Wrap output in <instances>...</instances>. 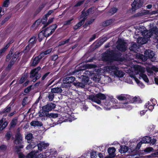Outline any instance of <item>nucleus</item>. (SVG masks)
<instances>
[{
  "label": "nucleus",
  "mask_w": 158,
  "mask_h": 158,
  "mask_svg": "<svg viewBox=\"0 0 158 158\" xmlns=\"http://www.w3.org/2000/svg\"><path fill=\"white\" fill-rule=\"evenodd\" d=\"M152 104H151V102L148 101L144 105V108H147L149 110L152 111L154 108V106L155 105V104H153V103H152Z\"/></svg>",
  "instance_id": "obj_22"
},
{
  "label": "nucleus",
  "mask_w": 158,
  "mask_h": 158,
  "mask_svg": "<svg viewBox=\"0 0 158 158\" xmlns=\"http://www.w3.org/2000/svg\"><path fill=\"white\" fill-rule=\"evenodd\" d=\"M115 148L114 147H109V158H114L116 156Z\"/></svg>",
  "instance_id": "obj_20"
},
{
  "label": "nucleus",
  "mask_w": 158,
  "mask_h": 158,
  "mask_svg": "<svg viewBox=\"0 0 158 158\" xmlns=\"http://www.w3.org/2000/svg\"><path fill=\"white\" fill-rule=\"evenodd\" d=\"M139 76L142 77L143 80L146 82L148 83L149 82V79L147 76L144 74L140 73Z\"/></svg>",
  "instance_id": "obj_31"
},
{
  "label": "nucleus",
  "mask_w": 158,
  "mask_h": 158,
  "mask_svg": "<svg viewBox=\"0 0 158 158\" xmlns=\"http://www.w3.org/2000/svg\"><path fill=\"white\" fill-rule=\"evenodd\" d=\"M35 39V37H33L29 40L28 42L29 44L28 45L26 46V50L28 51L32 47L36 42Z\"/></svg>",
  "instance_id": "obj_16"
},
{
  "label": "nucleus",
  "mask_w": 158,
  "mask_h": 158,
  "mask_svg": "<svg viewBox=\"0 0 158 158\" xmlns=\"http://www.w3.org/2000/svg\"><path fill=\"white\" fill-rule=\"evenodd\" d=\"M42 56H41L40 55L37 56L35 57L33 60L31 64V65L32 66H36L40 60Z\"/></svg>",
  "instance_id": "obj_21"
},
{
  "label": "nucleus",
  "mask_w": 158,
  "mask_h": 158,
  "mask_svg": "<svg viewBox=\"0 0 158 158\" xmlns=\"http://www.w3.org/2000/svg\"><path fill=\"white\" fill-rule=\"evenodd\" d=\"M94 8H91L89 9L85 12L84 11H82L81 15V18H83V19H81V21L74 26V29L76 30L77 29L80 27L81 26V25L84 23L85 20L86 19V17L88 15L94 11Z\"/></svg>",
  "instance_id": "obj_4"
},
{
  "label": "nucleus",
  "mask_w": 158,
  "mask_h": 158,
  "mask_svg": "<svg viewBox=\"0 0 158 158\" xmlns=\"http://www.w3.org/2000/svg\"><path fill=\"white\" fill-rule=\"evenodd\" d=\"M31 86H29L27 87V89L24 90V92L27 93L29 92L31 90Z\"/></svg>",
  "instance_id": "obj_61"
},
{
  "label": "nucleus",
  "mask_w": 158,
  "mask_h": 158,
  "mask_svg": "<svg viewBox=\"0 0 158 158\" xmlns=\"http://www.w3.org/2000/svg\"><path fill=\"white\" fill-rule=\"evenodd\" d=\"M6 146L5 145H1L0 147V150H4L6 149Z\"/></svg>",
  "instance_id": "obj_64"
},
{
  "label": "nucleus",
  "mask_w": 158,
  "mask_h": 158,
  "mask_svg": "<svg viewBox=\"0 0 158 158\" xmlns=\"http://www.w3.org/2000/svg\"><path fill=\"white\" fill-rule=\"evenodd\" d=\"M30 125L31 126L34 127L41 126L42 125V123L37 121H32L30 123Z\"/></svg>",
  "instance_id": "obj_28"
},
{
  "label": "nucleus",
  "mask_w": 158,
  "mask_h": 158,
  "mask_svg": "<svg viewBox=\"0 0 158 158\" xmlns=\"http://www.w3.org/2000/svg\"><path fill=\"white\" fill-rule=\"evenodd\" d=\"M143 1L142 0H134L131 4V9L133 11H135L137 9L143 6Z\"/></svg>",
  "instance_id": "obj_10"
},
{
  "label": "nucleus",
  "mask_w": 158,
  "mask_h": 158,
  "mask_svg": "<svg viewBox=\"0 0 158 158\" xmlns=\"http://www.w3.org/2000/svg\"><path fill=\"white\" fill-rule=\"evenodd\" d=\"M88 98L91 101L100 104L101 103V100L105 99L106 96L103 94L99 93L95 95H91L89 96Z\"/></svg>",
  "instance_id": "obj_5"
},
{
  "label": "nucleus",
  "mask_w": 158,
  "mask_h": 158,
  "mask_svg": "<svg viewBox=\"0 0 158 158\" xmlns=\"http://www.w3.org/2000/svg\"><path fill=\"white\" fill-rule=\"evenodd\" d=\"M102 59L104 61H108L109 60L108 49H107L106 51L102 54Z\"/></svg>",
  "instance_id": "obj_23"
},
{
  "label": "nucleus",
  "mask_w": 158,
  "mask_h": 158,
  "mask_svg": "<svg viewBox=\"0 0 158 158\" xmlns=\"http://www.w3.org/2000/svg\"><path fill=\"white\" fill-rule=\"evenodd\" d=\"M52 51V48L49 49L41 53L40 56H42V58L44 56V55H47L49 54V53L51 52Z\"/></svg>",
  "instance_id": "obj_35"
},
{
  "label": "nucleus",
  "mask_w": 158,
  "mask_h": 158,
  "mask_svg": "<svg viewBox=\"0 0 158 158\" xmlns=\"http://www.w3.org/2000/svg\"><path fill=\"white\" fill-rule=\"evenodd\" d=\"M57 27V25L55 24L51 25L46 29L43 30L45 37H48L51 35Z\"/></svg>",
  "instance_id": "obj_12"
},
{
  "label": "nucleus",
  "mask_w": 158,
  "mask_h": 158,
  "mask_svg": "<svg viewBox=\"0 0 158 158\" xmlns=\"http://www.w3.org/2000/svg\"><path fill=\"white\" fill-rule=\"evenodd\" d=\"M75 80V78L73 77H67L63 79V83L62 84V87H68L69 84L73 82Z\"/></svg>",
  "instance_id": "obj_13"
},
{
  "label": "nucleus",
  "mask_w": 158,
  "mask_h": 158,
  "mask_svg": "<svg viewBox=\"0 0 158 158\" xmlns=\"http://www.w3.org/2000/svg\"><path fill=\"white\" fill-rule=\"evenodd\" d=\"M96 34L92 36V37L91 38H90V39L89 41H91L92 40H94V39H95V38H96Z\"/></svg>",
  "instance_id": "obj_63"
},
{
  "label": "nucleus",
  "mask_w": 158,
  "mask_h": 158,
  "mask_svg": "<svg viewBox=\"0 0 158 158\" xmlns=\"http://www.w3.org/2000/svg\"><path fill=\"white\" fill-rule=\"evenodd\" d=\"M110 100V101L113 103H116L117 102V99L115 98H111V97H109V100Z\"/></svg>",
  "instance_id": "obj_55"
},
{
  "label": "nucleus",
  "mask_w": 158,
  "mask_h": 158,
  "mask_svg": "<svg viewBox=\"0 0 158 158\" xmlns=\"http://www.w3.org/2000/svg\"><path fill=\"white\" fill-rule=\"evenodd\" d=\"M13 42V40H11L10 43L6 44L4 48L0 50V56L2 53H3L6 51V50L9 47L10 44L11 43H12Z\"/></svg>",
  "instance_id": "obj_30"
},
{
  "label": "nucleus",
  "mask_w": 158,
  "mask_h": 158,
  "mask_svg": "<svg viewBox=\"0 0 158 158\" xmlns=\"http://www.w3.org/2000/svg\"><path fill=\"white\" fill-rule=\"evenodd\" d=\"M153 150V149L152 147H148L145 148L144 151V152L148 153L152 151Z\"/></svg>",
  "instance_id": "obj_45"
},
{
  "label": "nucleus",
  "mask_w": 158,
  "mask_h": 158,
  "mask_svg": "<svg viewBox=\"0 0 158 158\" xmlns=\"http://www.w3.org/2000/svg\"><path fill=\"white\" fill-rule=\"evenodd\" d=\"M117 11V9L116 8H111L109 10V15H112L115 13Z\"/></svg>",
  "instance_id": "obj_37"
},
{
  "label": "nucleus",
  "mask_w": 158,
  "mask_h": 158,
  "mask_svg": "<svg viewBox=\"0 0 158 158\" xmlns=\"http://www.w3.org/2000/svg\"><path fill=\"white\" fill-rule=\"evenodd\" d=\"M151 32L153 34H154L157 35L158 34V30L156 27H152L150 28V30Z\"/></svg>",
  "instance_id": "obj_32"
},
{
  "label": "nucleus",
  "mask_w": 158,
  "mask_h": 158,
  "mask_svg": "<svg viewBox=\"0 0 158 158\" xmlns=\"http://www.w3.org/2000/svg\"><path fill=\"white\" fill-rule=\"evenodd\" d=\"M157 155H158V152H156L147 156V157L148 158L156 157L157 156Z\"/></svg>",
  "instance_id": "obj_41"
},
{
  "label": "nucleus",
  "mask_w": 158,
  "mask_h": 158,
  "mask_svg": "<svg viewBox=\"0 0 158 158\" xmlns=\"http://www.w3.org/2000/svg\"><path fill=\"white\" fill-rule=\"evenodd\" d=\"M142 143H143L141 142V140L137 144L136 147H135V148L139 149L140 148L141 145Z\"/></svg>",
  "instance_id": "obj_56"
},
{
  "label": "nucleus",
  "mask_w": 158,
  "mask_h": 158,
  "mask_svg": "<svg viewBox=\"0 0 158 158\" xmlns=\"http://www.w3.org/2000/svg\"><path fill=\"white\" fill-rule=\"evenodd\" d=\"M109 25V21L108 20H106L102 24V25L103 26H106Z\"/></svg>",
  "instance_id": "obj_60"
},
{
  "label": "nucleus",
  "mask_w": 158,
  "mask_h": 158,
  "mask_svg": "<svg viewBox=\"0 0 158 158\" xmlns=\"http://www.w3.org/2000/svg\"><path fill=\"white\" fill-rule=\"evenodd\" d=\"M97 157L96 152L95 151H92L91 152V158H96Z\"/></svg>",
  "instance_id": "obj_49"
},
{
  "label": "nucleus",
  "mask_w": 158,
  "mask_h": 158,
  "mask_svg": "<svg viewBox=\"0 0 158 158\" xmlns=\"http://www.w3.org/2000/svg\"><path fill=\"white\" fill-rule=\"evenodd\" d=\"M142 102V101L141 100L140 98L139 97H135L131 98V101L130 102H129V103L135 102L137 103H140Z\"/></svg>",
  "instance_id": "obj_26"
},
{
  "label": "nucleus",
  "mask_w": 158,
  "mask_h": 158,
  "mask_svg": "<svg viewBox=\"0 0 158 158\" xmlns=\"http://www.w3.org/2000/svg\"><path fill=\"white\" fill-rule=\"evenodd\" d=\"M36 146V144L35 143H32L29 144L28 145L26 148L27 150H29L31 148H33Z\"/></svg>",
  "instance_id": "obj_36"
},
{
  "label": "nucleus",
  "mask_w": 158,
  "mask_h": 158,
  "mask_svg": "<svg viewBox=\"0 0 158 158\" xmlns=\"http://www.w3.org/2000/svg\"><path fill=\"white\" fill-rule=\"evenodd\" d=\"M50 154L55 155L57 153V151L55 148H53L50 149Z\"/></svg>",
  "instance_id": "obj_50"
},
{
  "label": "nucleus",
  "mask_w": 158,
  "mask_h": 158,
  "mask_svg": "<svg viewBox=\"0 0 158 158\" xmlns=\"http://www.w3.org/2000/svg\"><path fill=\"white\" fill-rule=\"evenodd\" d=\"M146 32H147L146 35L145 34L144 35L148 38H150L153 35L150 30H149V31H147Z\"/></svg>",
  "instance_id": "obj_42"
},
{
  "label": "nucleus",
  "mask_w": 158,
  "mask_h": 158,
  "mask_svg": "<svg viewBox=\"0 0 158 158\" xmlns=\"http://www.w3.org/2000/svg\"><path fill=\"white\" fill-rule=\"evenodd\" d=\"M27 99V97H25L24 98L22 102V104L23 106L25 105L26 103L27 102L26 101Z\"/></svg>",
  "instance_id": "obj_59"
},
{
  "label": "nucleus",
  "mask_w": 158,
  "mask_h": 158,
  "mask_svg": "<svg viewBox=\"0 0 158 158\" xmlns=\"http://www.w3.org/2000/svg\"><path fill=\"white\" fill-rule=\"evenodd\" d=\"M73 20V19H71L69 20H68L67 21L65 22L64 23V25H69L71 21Z\"/></svg>",
  "instance_id": "obj_62"
},
{
  "label": "nucleus",
  "mask_w": 158,
  "mask_h": 158,
  "mask_svg": "<svg viewBox=\"0 0 158 158\" xmlns=\"http://www.w3.org/2000/svg\"><path fill=\"white\" fill-rule=\"evenodd\" d=\"M49 116L51 118H56L58 117V115L57 114L51 113L49 114Z\"/></svg>",
  "instance_id": "obj_48"
},
{
  "label": "nucleus",
  "mask_w": 158,
  "mask_h": 158,
  "mask_svg": "<svg viewBox=\"0 0 158 158\" xmlns=\"http://www.w3.org/2000/svg\"><path fill=\"white\" fill-rule=\"evenodd\" d=\"M116 98L119 101H125L124 102H121L120 106H122V108H125L126 105L130 102L131 97L130 96L124 94H121L116 96Z\"/></svg>",
  "instance_id": "obj_3"
},
{
  "label": "nucleus",
  "mask_w": 158,
  "mask_h": 158,
  "mask_svg": "<svg viewBox=\"0 0 158 158\" xmlns=\"http://www.w3.org/2000/svg\"><path fill=\"white\" fill-rule=\"evenodd\" d=\"M137 70L139 72H140V73L144 74L143 73L145 72V70L141 66H138L137 68Z\"/></svg>",
  "instance_id": "obj_40"
},
{
  "label": "nucleus",
  "mask_w": 158,
  "mask_h": 158,
  "mask_svg": "<svg viewBox=\"0 0 158 158\" xmlns=\"http://www.w3.org/2000/svg\"><path fill=\"white\" fill-rule=\"evenodd\" d=\"M151 138L149 136H145L141 140V142L143 143H149L151 141Z\"/></svg>",
  "instance_id": "obj_24"
},
{
  "label": "nucleus",
  "mask_w": 158,
  "mask_h": 158,
  "mask_svg": "<svg viewBox=\"0 0 158 158\" xmlns=\"http://www.w3.org/2000/svg\"><path fill=\"white\" fill-rule=\"evenodd\" d=\"M54 97V95L53 94H50L48 96L49 99L50 101H52L53 100Z\"/></svg>",
  "instance_id": "obj_54"
},
{
  "label": "nucleus",
  "mask_w": 158,
  "mask_h": 158,
  "mask_svg": "<svg viewBox=\"0 0 158 158\" xmlns=\"http://www.w3.org/2000/svg\"><path fill=\"white\" fill-rule=\"evenodd\" d=\"M148 110H143L142 111H141L140 112V114L141 116L144 115L146 112Z\"/></svg>",
  "instance_id": "obj_57"
},
{
  "label": "nucleus",
  "mask_w": 158,
  "mask_h": 158,
  "mask_svg": "<svg viewBox=\"0 0 158 158\" xmlns=\"http://www.w3.org/2000/svg\"><path fill=\"white\" fill-rule=\"evenodd\" d=\"M17 57V56L16 54L15 56L14 57V58H12L13 59V61H12V60L11 61L10 63L8 65L9 66H11V65L13 64L14 63V61H15L16 60Z\"/></svg>",
  "instance_id": "obj_53"
},
{
  "label": "nucleus",
  "mask_w": 158,
  "mask_h": 158,
  "mask_svg": "<svg viewBox=\"0 0 158 158\" xmlns=\"http://www.w3.org/2000/svg\"><path fill=\"white\" fill-rule=\"evenodd\" d=\"M47 16L45 15V16L43 18V19H41V22L42 24H44L47 22Z\"/></svg>",
  "instance_id": "obj_52"
},
{
  "label": "nucleus",
  "mask_w": 158,
  "mask_h": 158,
  "mask_svg": "<svg viewBox=\"0 0 158 158\" xmlns=\"http://www.w3.org/2000/svg\"><path fill=\"white\" fill-rule=\"evenodd\" d=\"M23 138L21 135L19 133H18L15 136V142L16 144H19L22 143Z\"/></svg>",
  "instance_id": "obj_17"
},
{
  "label": "nucleus",
  "mask_w": 158,
  "mask_h": 158,
  "mask_svg": "<svg viewBox=\"0 0 158 158\" xmlns=\"http://www.w3.org/2000/svg\"><path fill=\"white\" fill-rule=\"evenodd\" d=\"M131 77H133L134 78L135 81L136 82V83L137 84H139L140 83H141V84L142 85V86L143 85V84L139 80V79L137 78H136L134 76H131Z\"/></svg>",
  "instance_id": "obj_44"
},
{
  "label": "nucleus",
  "mask_w": 158,
  "mask_h": 158,
  "mask_svg": "<svg viewBox=\"0 0 158 158\" xmlns=\"http://www.w3.org/2000/svg\"><path fill=\"white\" fill-rule=\"evenodd\" d=\"M17 123V119L16 118L13 119L10 123L11 127H14L16 124Z\"/></svg>",
  "instance_id": "obj_46"
},
{
  "label": "nucleus",
  "mask_w": 158,
  "mask_h": 158,
  "mask_svg": "<svg viewBox=\"0 0 158 158\" xmlns=\"http://www.w3.org/2000/svg\"><path fill=\"white\" fill-rule=\"evenodd\" d=\"M84 67L86 69L89 70L85 71L83 73V75L79 77L82 79L81 82L74 83V85L77 86L84 88L85 85L89 84L90 83L89 78L91 77V78L96 82H98L100 78L99 74L100 70L98 69H95L97 66L94 64H87L84 65Z\"/></svg>",
  "instance_id": "obj_1"
},
{
  "label": "nucleus",
  "mask_w": 158,
  "mask_h": 158,
  "mask_svg": "<svg viewBox=\"0 0 158 158\" xmlns=\"http://www.w3.org/2000/svg\"><path fill=\"white\" fill-rule=\"evenodd\" d=\"M9 4V0H6L3 2V6L5 7H7Z\"/></svg>",
  "instance_id": "obj_51"
},
{
  "label": "nucleus",
  "mask_w": 158,
  "mask_h": 158,
  "mask_svg": "<svg viewBox=\"0 0 158 158\" xmlns=\"http://www.w3.org/2000/svg\"><path fill=\"white\" fill-rule=\"evenodd\" d=\"M39 38L40 41H41L42 39L44 38V31H42L39 34Z\"/></svg>",
  "instance_id": "obj_39"
},
{
  "label": "nucleus",
  "mask_w": 158,
  "mask_h": 158,
  "mask_svg": "<svg viewBox=\"0 0 158 158\" xmlns=\"http://www.w3.org/2000/svg\"><path fill=\"white\" fill-rule=\"evenodd\" d=\"M120 148L119 149V152L121 153H124L127 152L128 150V148L126 145H120Z\"/></svg>",
  "instance_id": "obj_27"
},
{
  "label": "nucleus",
  "mask_w": 158,
  "mask_h": 158,
  "mask_svg": "<svg viewBox=\"0 0 158 158\" xmlns=\"http://www.w3.org/2000/svg\"><path fill=\"white\" fill-rule=\"evenodd\" d=\"M144 55L147 59H151L152 61H155L156 60L155 57H154L155 54L153 51L150 49L146 50L144 52Z\"/></svg>",
  "instance_id": "obj_14"
},
{
  "label": "nucleus",
  "mask_w": 158,
  "mask_h": 158,
  "mask_svg": "<svg viewBox=\"0 0 158 158\" xmlns=\"http://www.w3.org/2000/svg\"><path fill=\"white\" fill-rule=\"evenodd\" d=\"M41 68L40 67H38L32 70L30 72V77L31 78L33 81H35L36 80L40 77L41 75L38 73V71Z\"/></svg>",
  "instance_id": "obj_9"
},
{
  "label": "nucleus",
  "mask_w": 158,
  "mask_h": 158,
  "mask_svg": "<svg viewBox=\"0 0 158 158\" xmlns=\"http://www.w3.org/2000/svg\"><path fill=\"white\" fill-rule=\"evenodd\" d=\"M49 146V143H45L44 141H41L38 144V149L39 150L42 151L44 149H45Z\"/></svg>",
  "instance_id": "obj_15"
},
{
  "label": "nucleus",
  "mask_w": 158,
  "mask_h": 158,
  "mask_svg": "<svg viewBox=\"0 0 158 158\" xmlns=\"http://www.w3.org/2000/svg\"><path fill=\"white\" fill-rule=\"evenodd\" d=\"M122 53L118 51L110 50L109 49V63L111 61H116L122 62L123 59L121 57Z\"/></svg>",
  "instance_id": "obj_2"
},
{
  "label": "nucleus",
  "mask_w": 158,
  "mask_h": 158,
  "mask_svg": "<svg viewBox=\"0 0 158 158\" xmlns=\"http://www.w3.org/2000/svg\"><path fill=\"white\" fill-rule=\"evenodd\" d=\"M47 152L42 153L38 155V151H33L29 153L26 156L25 158H46L48 154H47Z\"/></svg>",
  "instance_id": "obj_6"
},
{
  "label": "nucleus",
  "mask_w": 158,
  "mask_h": 158,
  "mask_svg": "<svg viewBox=\"0 0 158 158\" xmlns=\"http://www.w3.org/2000/svg\"><path fill=\"white\" fill-rule=\"evenodd\" d=\"M23 148V146L22 145H21L20 146H17L16 147L15 151L19 154V158H25V156L22 153H19V148Z\"/></svg>",
  "instance_id": "obj_25"
},
{
  "label": "nucleus",
  "mask_w": 158,
  "mask_h": 158,
  "mask_svg": "<svg viewBox=\"0 0 158 158\" xmlns=\"http://www.w3.org/2000/svg\"><path fill=\"white\" fill-rule=\"evenodd\" d=\"M116 44H117L116 46V48L119 51L124 52L127 50V43L124 41V40L118 38Z\"/></svg>",
  "instance_id": "obj_7"
},
{
  "label": "nucleus",
  "mask_w": 158,
  "mask_h": 158,
  "mask_svg": "<svg viewBox=\"0 0 158 158\" xmlns=\"http://www.w3.org/2000/svg\"><path fill=\"white\" fill-rule=\"evenodd\" d=\"M8 123L6 121H5L2 124L1 127H0V130L2 131L3 130L7 125Z\"/></svg>",
  "instance_id": "obj_47"
},
{
  "label": "nucleus",
  "mask_w": 158,
  "mask_h": 158,
  "mask_svg": "<svg viewBox=\"0 0 158 158\" xmlns=\"http://www.w3.org/2000/svg\"><path fill=\"white\" fill-rule=\"evenodd\" d=\"M119 68L115 66L109 65V71L111 69L113 70L115 76L121 78L123 77L125 73L122 71L119 70Z\"/></svg>",
  "instance_id": "obj_8"
},
{
  "label": "nucleus",
  "mask_w": 158,
  "mask_h": 158,
  "mask_svg": "<svg viewBox=\"0 0 158 158\" xmlns=\"http://www.w3.org/2000/svg\"><path fill=\"white\" fill-rule=\"evenodd\" d=\"M26 139H27L28 141H30L32 138V134L31 133H29L26 136ZM28 143L29 142L28 141Z\"/></svg>",
  "instance_id": "obj_43"
},
{
  "label": "nucleus",
  "mask_w": 158,
  "mask_h": 158,
  "mask_svg": "<svg viewBox=\"0 0 158 158\" xmlns=\"http://www.w3.org/2000/svg\"><path fill=\"white\" fill-rule=\"evenodd\" d=\"M62 90L60 87H57L52 88L51 89V92L52 93H60L62 92Z\"/></svg>",
  "instance_id": "obj_29"
},
{
  "label": "nucleus",
  "mask_w": 158,
  "mask_h": 158,
  "mask_svg": "<svg viewBox=\"0 0 158 158\" xmlns=\"http://www.w3.org/2000/svg\"><path fill=\"white\" fill-rule=\"evenodd\" d=\"M26 77L25 76L23 77L19 80V82L20 83H22L26 79Z\"/></svg>",
  "instance_id": "obj_58"
},
{
  "label": "nucleus",
  "mask_w": 158,
  "mask_h": 158,
  "mask_svg": "<svg viewBox=\"0 0 158 158\" xmlns=\"http://www.w3.org/2000/svg\"><path fill=\"white\" fill-rule=\"evenodd\" d=\"M107 40V38L106 37H104L102 39L100 40L97 43V45H100L102 44H103L104 42H105L106 40Z\"/></svg>",
  "instance_id": "obj_34"
},
{
  "label": "nucleus",
  "mask_w": 158,
  "mask_h": 158,
  "mask_svg": "<svg viewBox=\"0 0 158 158\" xmlns=\"http://www.w3.org/2000/svg\"><path fill=\"white\" fill-rule=\"evenodd\" d=\"M109 102L108 101L102 103V105L104 107V109L106 110H108V105Z\"/></svg>",
  "instance_id": "obj_38"
},
{
  "label": "nucleus",
  "mask_w": 158,
  "mask_h": 158,
  "mask_svg": "<svg viewBox=\"0 0 158 158\" xmlns=\"http://www.w3.org/2000/svg\"><path fill=\"white\" fill-rule=\"evenodd\" d=\"M139 48V47L138 45L135 43H132L131 45L129 48V49L131 51H133L134 52H136V51H138V49Z\"/></svg>",
  "instance_id": "obj_18"
},
{
  "label": "nucleus",
  "mask_w": 158,
  "mask_h": 158,
  "mask_svg": "<svg viewBox=\"0 0 158 158\" xmlns=\"http://www.w3.org/2000/svg\"><path fill=\"white\" fill-rule=\"evenodd\" d=\"M41 23V19H38V20H37L33 25V27L35 28L37 27Z\"/></svg>",
  "instance_id": "obj_33"
},
{
  "label": "nucleus",
  "mask_w": 158,
  "mask_h": 158,
  "mask_svg": "<svg viewBox=\"0 0 158 158\" xmlns=\"http://www.w3.org/2000/svg\"><path fill=\"white\" fill-rule=\"evenodd\" d=\"M56 107L55 104L52 103H50L47 104L46 105L43 106L42 108L43 112L44 111V113L42 112V114H40V116H43L46 115V113L45 112H48L51 110L54 109Z\"/></svg>",
  "instance_id": "obj_11"
},
{
  "label": "nucleus",
  "mask_w": 158,
  "mask_h": 158,
  "mask_svg": "<svg viewBox=\"0 0 158 158\" xmlns=\"http://www.w3.org/2000/svg\"><path fill=\"white\" fill-rule=\"evenodd\" d=\"M148 41L147 39L142 37H139L137 39V42L139 44L143 45L146 44Z\"/></svg>",
  "instance_id": "obj_19"
}]
</instances>
